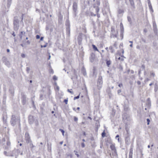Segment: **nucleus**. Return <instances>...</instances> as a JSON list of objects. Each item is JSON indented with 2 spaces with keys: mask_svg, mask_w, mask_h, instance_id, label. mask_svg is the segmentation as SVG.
I'll return each mask as SVG.
<instances>
[{
  "mask_svg": "<svg viewBox=\"0 0 158 158\" xmlns=\"http://www.w3.org/2000/svg\"><path fill=\"white\" fill-rule=\"evenodd\" d=\"M20 121V119L19 118H16L15 115H12L10 120L11 124L13 126L17 125L18 130L19 131H21Z\"/></svg>",
  "mask_w": 158,
  "mask_h": 158,
  "instance_id": "nucleus-1",
  "label": "nucleus"
},
{
  "mask_svg": "<svg viewBox=\"0 0 158 158\" xmlns=\"http://www.w3.org/2000/svg\"><path fill=\"white\" fill-rule=\"evenodd\" d=\"M29 123L30 124H32L34 123L35 125L37 126L39 125V123L37 118L35 117L32 115H29Z\"/></svg>",
  "mask_w": 158,
  "mask_h": 158,
  "instance_id": "nucleus-2",
  "label": "nucleus"
},
{
  "mask_svg": "<svg viewBox=\"0 0 158 158\" xmlns=\"http://www.w3.org/2000/svg\"><path fill=\"white\" fill-rule=\"evenodd\" d=\"M14 28L15 30H17L19 27V21L17 17H15L14 20Z\"/></svg>",
  "mask_w": 158,
  "mask_h": 158,
  "instance_id": "nucleus-3",
  "label": "nucleus"
},
{
  "mask_svg": "<svg viewBox=\"0 0 158 158\" xmlns=\"http://www.w3.org/2000/svg\"><path fill=\"white\" fill-rule=\"evenodd\" d=\"M97 83V86L100 89L102 87V77L101 76H98Z\"/></svg>",
  "mask_w": 158,
  "mask_h": 158,
  "instance_id": "nucleus-4",
  "label": "nucleus"
},
{
  "mask_svg": "<svg viewBox=\"0 0 158 158\" xmlns=\"http://www.w3.org/2000/svg\"><path fill=\"white\" fill-rule=\"evenodd\" d=\"M20 150L19 149H15L13 150L12 152H10V154L14 155V156H15V158H17V156H18L19 153H20Z\"/></svg>",
  "mask_w": 158,
  "mask_h": 158,
  "instance_id": "nucleus-5",
  "label": "nucleus"
},
{
  "mask_svg": "<svg viewBox=\"0 0 158 158\" xmlns=\"http://www.w3.org/2000/svg\"><path fill=\"white\" fill-rule=\"evenodd\" d=\"M25 139L26 143H27L31 142L29 134L27 132L25 134Z\"/></svg>",
  "mask_w": 158,
  "mask_h": 158,
  "instance_id": "nucleus-6",
  "label": "nucleus"
},
{
  "mask_svg": "<svg viewBox=\"0 0 158 158\" xmlns=\"http://www.w3.org/2000/svg\"><path fill=\"white\" fill-rule=\"evenodd\" d=\"M73 9L74 14L76 15L77 9V3L76 2H73Z\"/></svg>",
  "mask_w": 158,
  "mask_h": 158,
  "instance_id": "nucleus-7",
  "label": "nucleus"
},
{
  "mask_svg": "<svg viewBox=\"0 0 158 158\" xmlns=\"http://www.w3.org/2000/svg\"><path fill=\"white\" fill-rule=\"evenodd\" d=\"M95 57V55L94 54H91L89 58L90 60L91 61V62H93L94 61Z\"/></svg>",
  "mask_w": 158,
  "mask_h": 158,
  "instance_id": "nucleus-8",
  "label": "nucleus"
},
{
  "mask_svg": "<svg viewBox=\"0 0 158 158\" xmlns=\"http://www.w3.org/2000/svg\"><path fill=\"white\" fill-rule=\"evenodd\" d=\"M115 58L116 60H119L121 59L119 53L118 52H117V54L115 55Z\"/></svg>",
  "mask_w": 158,
  "mask_h": 158,
  "instance_id": "nucleus-9",
  "label": "nucleus"
},
{
  "mask_svg": "<svg viewBox=\"0 0 158 158\" xmlns=\"http://www.w3.org/2000/svg\"><path fill=\"white\" fill-rule=\"evenodd\" d=\"M92 47H93V49L94 50V51H97L98 52H100V54L101 55L102 57H102V53H101L100 52L98 51V49L97 47L94 45V44L92 45Z\"/></svg>",
  "mask_w": 158,
  "mask_h": 158,
  "instance_id": "nucleus-10",
  "label": "nucleus"
},
{
  "mask_svg": "<svg viewBox=\"0 0 158 158\" xmlns=\"http://www.w3.org/2000/svg\"><path fill=\"white\" fill-rule=\"evenodd\" d=\"M112 155L113 156H117V153L116 151V150H114L112 151Z\"/></svg>",
  "mask_w": 158,
  "mask_h": 158,
  "instance_id": "nucleus-11",
  "label": "nucleus"
},
{
  "mask_svg": "<svg viewBox=\"0 0 158 158\" xmlns=\"http://www.w3.org/2000/svg\"><path fill=\"white\" fill-rule=\"evenodd\" d=\"M10 154V153H8L6 151L4 152V154L6 156H14V155Z\"/></svg>",
  "mask_w": 158,
  "mask_h": 158,
  "instance_id": "nucleus-12",
  "label": "nucleus"
},
{
  "mask_svg": "<svg viewBox=\"0 0 158 158\" xmlns=\"http://www.w3.org/2000/svg\"><path fill=\"white\" fill-rule=\"evenodd\" d=\"M110 147L112 151L116 149L114 144H111V145H110Z\"/></svg>",
  "mask_w": 158,
  "mask_h": 158,
  "instance_id": "nucleus-13",
  "label": "nucleus"
},
{
  "mask_svg": "<svg viewBox=\"0 0 158 158\" xmlns=\"http://www.w3.org/2000/svg\"><path fill=\"white\" fill-rule=\"evenodd\" d=\"M25 34H26L25 32H24L23 31L21 32L20 34L19 35V36L21 39H22V35H25Z\"/></svg>",
  "mask_w": 158,
  "mask_h": 158,
  "instance_id": "nucleus-14",
  "label": "nucleus"
},
{
  "mask_svg": "<svg viewBox=\"0 0 158 158\" xmlns=\"http://www.w3.org/2000/svg\"><path fill=\"white\" fill-rule=\"evenodd\" d=\"M131 5L134 8L135 7L134 3L133 0H129Z\"/></svg>",
  "mask_w": 158,
  "mask_h": 158,
  "instance_id": "nucleus-15",
  "label": "nucleus"
},
{
  "mask_svg": "<svg viewBox=\"0 0 158 158\" xmlns=\"http://www.w3.org/2000/svg\"><path fill=\"white\" fill-rule=\"evenodd\" d=\"M120 26L121 32L123 33V27L122 23H121L120 24Z\"/></svg>",
  "mask_w": 158,
  "mask_h": 158,
  "instance_id": "nucleus-16",
  "label": "nucleus"
},
{
  "mask_svg": "<svg viewBox=\"0 0 158 158\" xmlns=\"http://www.w3.org/2000/svg\"><path fill=\"white\" fill-rule=\"evenodd\" d=\"M111 62L110 60H107L106 63L107 66L108 67H109V66L111 64Z\"/></svg>",
  "mask_w": 158,
  "mask_h": 158,
  "instance_id": "nucleus-17",
  "label": "nucleus"
},
{
  "mask_svg": "<svg viewBox=\"0 0 158 158\" xmlns=\"http://www.w3.org/2000/svg\"><path fill=\"white\" fill-rule=\"evenodd\" d=\"M132 151H133L132 148H131L130 150V152H129V156H132Z\"/></svg>",
  "mask_w": 158,
  "mask_h": 158,
  "instance_id": "nucleus-18",
  "label": "nucleus"
},
{
  "mask_svg": "<svg viewBox=\"0 0 158 158\" xmlns=\"http://www.w3.org/2000/svg\"><path fill=\"white\" fill-rule=\"evenodd\" d=\"M124 110H125L126 111L128 110L129 109V107L128 105H125L124 106Z\"/></svg>",
  "mask_w": 158,
  "mask_h": 158,
  "instance_id": "nucleus-19",
  "label": "nucleus"
},
{
  "mask_svg": "<svg viewBox=\"0 0 158 158\" xmlns=\"http://www.w3.org/2000/svg\"><path fill=\"white\" fill-rule=\"evenodd\" d=\"M30 143V148L31 149H32L34 147H35V146L33 145V144L32 143V142H30V143Z\"/></svg>",
  "mask_w": 158,
  "mask_h": 158,
  "instance_id": "nucleus-20",
  "label": "nucleus"
},
{
  "mask_svg": "<svg viewBox=\"0 0 158 158\" xmlns=\"http://www.w3.org/2000/svg\"><path fill=\"white\" fill-rule=\"evenodd\" d=\"M109 49L111 50V52L112 53L114 52V51L113 49V47L112 46H110L109 47Z\"/></svg>",
  "mask_w": 158,
  "mask_h": 158,
  "instance_id": "nucleus-21",
  "label": "nucleus"
},
{
  "mask_svg": "<svg viewBox=\"0 0 158 158\" xmlns=\"http://www.w3.org/2000/svg\"><path fill=\"white\" fill-rule=\"evenodd\" d=\"M158 90V86L157 84H155V87L154 90L155 92H156Z\"/></svg>",
  "mask_w": 158,
  "mask_h": 158,
  "instance_id": "nucleus-22",
  "label": "nucleus"
},
{
  "mask_svg": "<svg viewBox=\"0 0 158 158\" xmlns=\"http://www.w3.org/2000/svg\"><path fill=\"white\" fill-rule=\"evenodd\" d=\"M106 133L105 131H104L102 134V137H104L105 136Z\"/></svg>",
  "mask_w": 158,
  "mask_h": 158,
  "instance_id": "nucleus-23",
  "label": "nucleus"
},
{
  "mask_svg": "<svg viewBox=\"0 0 158 158\" xmlns=\"http://www.w3.org/2000/svg\"><path fill=\"white\" fill-rule=\"evenodd\" d=\"M123 10L121 9H119L118 11V13L119 14L123 13Z\"/></svg>",
  "mask_w": 158,
  "mask_h": 158,
  "instance_id": "nucleus-24",
  "label": "nucleus"
},
{
  "mask_svg": "<svg viewBox=\"0 0 158 158\" xmlns=\"http://www.w3.org/2000/svg\"><path fill=\"white\" fill-rule=\"evenodd\" d=\"M148 5H149V8L150 9H152V6L150 3V2L149 1L148 2Z\"/></svg>",
  "mask_w": 158,
  "mask_h": 158,
  "instance_id": "nucleus-25",
  "label": "nucleus"
},
{
  "mask_svg": "<svg viewBox=\"0 0 158 158\" xmlns=\"http://www.w3.org/2000/svg\"><path fill=\"white\" fill-rule=\"evenodd\" d=\"M150 75L152 76L153 77H154L155 76V74L154 73L151 72L150 73Z\"/></svg>",
  "mask_w": 158,
  "mask_h": 158,
  "instance_id": "nucleus-26",
  "label": "nucleus"
},
{
  "mask_svg": "<svg viewBox=\"0 0 158 158\" xmlns=\"http://www.w3.org/2000/svg\"><path fill=\"white\" fill-rule=\"evenodd\" d=\"M53 79L54 80H56L57 79V77L55 75H54L53 77Z\"/></svg>",
  "mask_w": 158,
  "mask_h": 158,
  "instance_id": "nucleus-27",
  "label": "nucleus"
},
{
  "mask_svg": "<svg viewBox=\"0 0 158 158\" xmlns=\"http://www.w3.org/2000/svg\"><path fill=\"white\" fill-rule=\"evenodd\" d=\"M99 10V9L98 7H97L96 8V11L97 13H98Z\"/></svg>",
  "mask_w": 158,
  "mask_h": 158,
  "instance_id": "nucleus-28",
  "label": "nucleus"
},
{
  "mask_svg": "<svg viewBox=\"0 0 158 158\" xmlns=\"http://www.w3.org/2000/svg\"><path fill=\"white\" fill-rule=\"evenodd\" d=\"M30 70V68H29L28 67H27L26 71L28 73H29V71Z\"/></svg>",
  "mask_w": 158,
  "mask_h": 158,
  "instance_id": "nucleus-29",
  "label": "nucleus"
},
{
  "mask_svg": "<svg viewBox=\"0 0 158 158\" xmlns=\"http://www.w3.org/2000/svg\"><path fill=\"white\" fill-rule=\"evenodd\" d=\"M12 0H7V4L10 5V4Z\"/></svg>",
  "mask_w": 158,
  "mask_h": 158,
  "instance_id": "nucleus-30",
  "label": "nucleus"
},
{
  "mask_svg": "<svg viewBox=\"0 0 158 158\" xmlns=\"http://www.w3.org/2000/svg\"><path fill=\"white\" fill-rule=\"evenodd\" d=\"M60 131H61V132L62 133V135H64V130L62 129H60Z\"/></svg>",
  "mask_w": 158,
  "mask_h": 158,
  "instance_id": "nucleus-31",
  "label": "nucleus"
},
{
  "mask_svg": "<svg viewBox=\"0 0 158 158\" xmlns=\"http://www.w3.org/2000/svg\"><path fill=\"white\" fill-rule=\"evenodd\" d=\"M79 98V95L77 96V97H75L74 98V100H75L76 99H78Z\"/></svg>",
  "mask_w": 158,
  "mask_h": 158,
  "instance_id": "nucleus-32",
  "label": "nucleus"
},
{
  "mask_svg": "<svg viewBox=\"0 0 158 158\" xmlns=\"http://www.w3.org/2000/svg\"><path fill=\"white\" fill-rule=\"evenodd\" d=\"M127 19H128V21L129 22H131V19L130 17H128Z\"/></svg>",
  "mask_w": 158,
  "mask_h": 158,
  "instance_id": "nucleus-33",
  "label": "nucleus"
},
{
  "mask_svg": "<svg viewBox=\"0 0 158 158\" xmlns=\"http://www.w3.org/2000/svg\"><path fill=\"white\" fill-rule=\"evenodd\" d=\"M47 44H45V45H41V48H45L47 46Z\"/></svg>",
  "mask_w": 158,
  "mask_h": 158,
  "instance_id": "nucleus-34",
  "label": "nucleus"
},
{
  "mask_svg": "<svg viewBox=\"0 0 158 158\" xmlns=\"http://www.w3.org/2000/svg\"><path fill=\"white\" fill-rule=\"evenodd\" d=\"M2 143H3L4 144H5V142L6 141V139L4 138L2 139Z\"/></svg>",
  "mask_w": 158,
  "mask_h": 158,
  "instance_id": "nucleus-35",
  "label": "nucleus"
},
{
  "mask_svg": "<svg viewBox=\"0 0 158 158\" xmlns=\"http://www.w3.org/2000/svg\"><path fill=\"white\" fill-rule=\"evenodd\" d=\"M6 144L7 146H9L10 145V142L9 141H7L6 143Z\"/></svg>",
  "mask_w": 158,
  "mask_h": 158,
  "instance_id": "nucleus-36",
  "label": "nucleus"
},
{
  "mask_svg": "<svg viewBox=\"0 0 158 158\" xmlns=\"http://www.w3.org/2000/svg\"><path fill=\"white\" fill-rule=\"evenodd\" d=\"M74 120L75 121H77L78 120V118L75 116H74Z\"/></svg>",
  "mask_w": 158,
  "mask_h": 158,
  "instance_id": "nucleus-37",
  "label": "nucleus"
},
{
  "mask_svg": "<svg viewBox=\"0 0 158 158\" xmlns=\"http://www.w3.org/2000/svg\"><path fill=\"white\" fill-rule=\"evenodd\" d=\"M147 120L148 122L147 125H149V122H150V120L149 118H147Z\"/></svg>",
  "mask_w": 158,
  "mask_h": 158,
  "instance_id": "nucleus-38",
  "label": "nucleus"
},
{
  "mask_svg": "<svg viewBox=\"0 0 158 158\" xmlns=\"http://www.w3.org/2000/svg\"><path fill=\"white\" fill-rule=\"evenodd\" d=\"M81 145L82 148H84L85 147V144L84 143H81Z\"/></svg>",
  "mask_w": 158,
  "mask_h": 158,
  "instance_id": "nucleus-39",
  "label": "nucleus"
},
{
  "mask_svg": "<svg viewBox=\"0 0 158 158\" xmlns=\"http://www.w3.org/2000/svg\"><path fill=\"white\" fill-rule=\"evenodd\" d=\"M43 95L42 94H40V99L42 100L43 99Z\"/></svg>",
  "mask_w": 158,
  "mask_h": 158,
  "instance_id": "nucleus-40",
  "label": "nucleus"
},
{
  "mask_svg": "<svg viewBox=\"0 0 158 158\" xmlns=\"http://www.w3.org/2000/svg\"><path fill=\"white\" fill-rule=\"evenodd\" d=\"M64 102H65V103L66 104H67V103H68V100L67 99H64Z\"/></svg>",
  "mask_w": 158,
  "mask_h": 158,
  "instance_id": "nucleus-41",
  "label": "nucleus"
},
{
  "mask_svg": "<svg viewBox=\"0 0 158 158\" xmlns=\"http://www.w3.org/2000/svg\"><path fill=\"white\" fill-rule=\"evenodd\" d=\"M68 92H69V93H71L72 94H73V91H70V90L69 89H68Z\"/></svg>",
  "mask_w": 158,
  "mask_h": 158,
  "instance_id": "nucleus-42",
  "label": "nucleus"
},
{
  "mask_svg": "<svg viewBox=\"0 0 158 158\" xmlns=\"http://www.w3.org/2000/svg\"><path fill=\"white\" fill-rule=\"evenodd\" d=\"M148 103L149 105H150V104H151V102H150V99L149 98H148Z\"/></svg>",
  "mask_w": 158,
  "mask_h": 158,
  "instance_id": "nucleus-43",
  "label": "nucleus"
},
{
  "mask_svg": "<svg viewBox=\"0 0 158 158\" xmlns=\"http://www.w3.org/2000/svg\"><path fill=\"white\" fill-rule=\"evenodd\" d=\"M21 56L23 58H24L25 57V55L24 54H22Z\"/></svg>",
  "mask_w": 158,
  "mask_h": 158,
  "instance_id": "nucleus-44",
  "label": "nucleus"
},
{
  "mask_svg": "<svg viewBox=\"0 0 158 158\" xmlns=\"http://www.w3.org/2000/svg\"><path fill=\"white\" fill-rule=\"evenodd\" d=\"M40 38V36L39 35H36V38L37 39H39Z\"/></svg>",
  "mask_w": 158,
  "mask_h": 158,
  "instance_id": "nucleus-45",
  "label": "nucleus"
},
{
  "mask_svg": "<svg viewBox=\"0 0 158 158\" xmlns=\"http://www.w3.org/2000/svg\"><path fill=\"white\" fill-rule=\"evenodd\" d=\"M137 83L138 85H140L141 84V82L139 81H138L137 82Z\"/></svg>",
  "mask_w": 158,
  "mask_h": 158,
  "instance_id": "nucleus-46",
  "label": "nucleus"
},
{
  "mask_svg": "<svg viewBox=\"0 0 158 158\" xmlns=\"http://www.w3.org/2000/svg\"><path fill=\"white\" fill-rule=\"evenodd\" d=\"M25 102H26L25 100V99H23V104H24L25 103Z\"/></svg>",
  "mask_w": 158,
  "mask_h": 158,
  "instance_id": "nucleus-47",
  "label": "nucleus"
},
{
  "mask_svg": "<svg viewBox=\"0 0 158 158\" xmlns=\"http://www.w3.org/2000/svg\"><path fill=\"white\" fill-rule=\"evenodd\" d=\"M121 92V90H118V94H119Z\"/></svg>",
  "mask_w": 158,
  "mask_h": 158,
  "instance_id": "nucleus-48",
  "label": "nucleus"
},
{
  "mask_svg": "<svg viewBox=\"0 0 158 158\" xmlns=\"http://www.w3.org/2000/svg\"><path fill=\"white\" fill-rule=\"evenodd\" d=\"M142 68L143 69H144L145 66H144V65H142Z\"/></svg>",
  "mask_w": 158,
  "mask_h": 158,
  "instance_id": "nucleus-49",
  "label": "nucleus"
},
{
  "mask_svg": "<svg viewBox=\"0 0 158 158\" xmlns=\"http://www.w3.org/2000/svg\"><path fill=\"white\" fill-rule=\"evenodd\" d=\"M118 86L120 87H121L123 86V85L122 84H119L118 85Z\"/></svg>",
  "mask_w": 158,
  "mask_h": 158,
  "instance_id": "nucleus-50",
  "label": "nucleus"
},
{
  "mask_svg": "<svg viewBox=\"0 0 158 158\" xmlns=\"http://www.w3.org/2000/svg\"><path fill=\"white\" fill-rule=\"evenodd\" d=\"M43 39L44 37H41L40 38V40L41 41H42L43 40Z\"/></svg>",
  "mask_w": 158,
  "mask_h": 158,
  "instance_id": "nucleus-51",
  "label": "nucleus"
},
{
  "mask_svg": "<svg viewBox=\"0 0 158 158\" xmlns=\"http://www.w3.org/2000/svg\"><path fill=\"white\" fill-rule=\"evenodd\" d=\"M131 74H133L134 73V71L133 70H131Z\"/></svg>",
  "mask_w": 158,
  "mask_h": 158,
  "instance_id": "nucleus-52",
  "label": "nucleus"
},
{
  "mask_svg": "<svg viewBox=\"0 0 158 158\" xmlns=\"http://www.w3.org/2000/svg\"><path fill=\"white\" fill-rule=\"evenodd\" d=\"M50 72L52 73H53V70L52 69H51L50 70Z\"/></svg>",
  "mask_w": 158,
  "mask_h": 158,
  "instance_id": "nucleus-53",
  "label": "nucleus"
},
{
  "mask_svg": "<svg viewBox=\"0 0 158 158\" xmlns=\"http://www.w3.org/2000/svg\"><path fill=\"white\" fill-rule=\"evenodd\" d=\"M27 43L28 44H30V42L29 40H28L27 41Z\"/></svg>",
  "mask_w": 158,
  "mask_h": 158,
  "instance_id": "nucleus-54",
  "label": "nucleus"
},
{
  "mask_svg": "<svg viewBox=\"0 0 158 158\" xmlns=\"http://www.w3.org/2000/svg\"><path fill=\"white\" fill-rule=\"evenodd\" d=\"M12 35L14 36H15V34L14 32H13Z\"/></svg>",
  "mask_w": 158,
  "mask_h": 158,
  "instance_id": "nucleus-55",
  "label": "nucleus"
},
{
  "mask_svg": "<svg viewBox=\"0 0 158 158\" xmlns=\"http://www.w3.org/2000/svg\"><path fill=\"white\" fill-rule=\"evenodd\" d=\"M130 46L132 48L133 47L132 44H131L130 45Z\"/></svg>",
  "mask_w": 158,
  "mask_h": 158,
  "instance_id": "nucleus-56",
  "label": "nucleus"
},
{
  "mask_svg": "<svg viewBox=\"0 0 158 158\" xmlns=\"http://www.w3.org/2000/svg\"><path fill=\"white\" fill-rule=\"evenodd\" d=\"M50 57H51V56L49 54V57H48V60H50Z\"/></svg>",
  "mask_w": 158,
  "mask_h": 158,
  "instance_id": "nucleus-57",
  "label": "nucleus"
},
{
  "mask_svg": "<svg viewBox=\"0 0 158 158\" xmlns=\"http://www.w3.org/2000/svg\"><path fill=\"white\" fill-rule=\"evenodd\" d=\"M130 72V70L129 69L127 71V73L128 74H129V72Z\"/></svg>",
  "mask_w": 158,
  "mask_h": 158,
  "instance_id": "nucleus-58",
  "label": "nucleus"
},
{
  "mask_svg": "<svg viewBox=\"0 0 158 158\" xmlns=\"http://www.w3.org/2000/svg\"><path fill=\"white\" fill-rule=\"evenodd\" d=\"M75 154L77 155V157H78L79 156V155L77 153H75Z\"/></svg>",
  "mask_w": 158,
  "mask_h": 158,
  "instance_id": "nucleus-59",
  "label": "nucleus"
},
{
  "mask_svg": "<svg viewBox=\"0 0 158 158\" xmlns=\"http://www.w3.org/2000/svg\"><path fill=\"white\" fill-rule=\"evenodd\" d=\"M136 48H137V49H139L140 48V47H139V46H137V47H136Z\"/></svg>",
  "mask_w": 158,
  "mask_h": 158,
  "instance_id": "nucleus-60",
  "label": "nucleus"
},
{
  "mask_svg": "<svg viewBox=\"0 0 158 158\" xmlns=\"http://www.w3.org/2000/svg\"><path fill=\"white\" fill-rule=\"evenodd\" d=\"M7 52H10V50H9V49H7Z\"/></svg>",
  "mask_w": 158,
  "mask_h": 158,
  "instance_id": "nucleus-61",
  "label": "nucleus"
},
{
  "mask_svg": "<svg viewBox=\"0 0 158 158\" xmlns=\"http://www.w3.org/2000/svg\"><path fill=\"white\" fill-rule=\"evenodd\" d=\"M114 36L115 37H116L117 36V34H114Z\"/></svg>",
  "mask_w": 158,
  "mask_h": 158,
  "instance_id": "nucleus-62",
  "label": "nucleus"
},
{
  "mask_svg": "<svg viewBox=\"0 0 158 158\" xmlns=\"http://www.w3.org/2000/svg\"><path fill=\"white\" fill-rule=\"evenodd\" d=\"M56 89L58 90H59V88L58 86H57L56 87Z\"/></svg>",
  "mask_w": 158,
  "mask_h": 158,
  "instance_id": "nucleus-63",
  "label": "nucleus"
},
{
  "mask_svg": "<svg viewBox=\"0 0 158 158\" xmlns=\"http://www.w3.org/2000/svg\"><path fill=\"white\" fill-rule=\"evenodd\" d=\"M119 137V135H117L116 136L115 138H118Z\"/></svg>",
  "mask_w": 158,
  "mask_h": 158,
  "instance_id": "nucleus-64",
  "label": "nucleus"
}]
</instances>
